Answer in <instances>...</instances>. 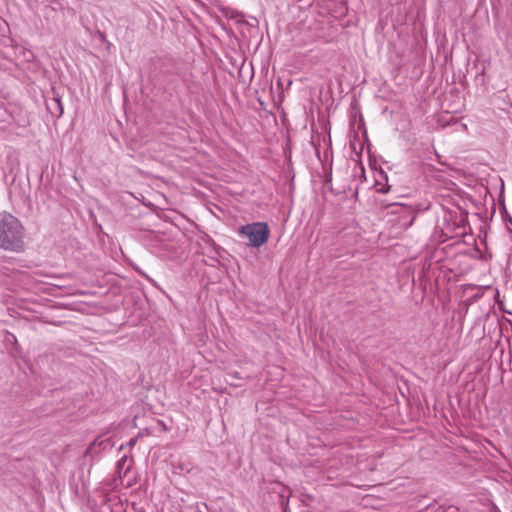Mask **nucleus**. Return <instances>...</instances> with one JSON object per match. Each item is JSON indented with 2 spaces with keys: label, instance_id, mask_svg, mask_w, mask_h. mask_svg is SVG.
Wrapping results in <instances>:
<instances>
[{
  "label": "nucleus",
  "instance_id": "3",
  "mask_svg": "<svg viewBox=\"0 0 512 512\" xmlns=\"http://www.w3.org/2000/svg\"><path fill=\"white\" fill-rule=\"evenodd\" d=\"M109 501L117 502V504L109 506V508L111 509V512H128V510L130 508L132 510H137L134 502L129 503L126 501V504L124 506L122 500L117 495H111L109 497Z\"/></svg>",
  "mask_w": 512,
  "mask_h": 512
},
{
  "label": "nucleus",
  "instance_id": "4",
  "mask_svg": "<svg viewBox=\"0 0 512 512\" xmlns=\"http://www.w3.org/2000/svg\"><path fill=\"white\" fill-rule=\"evenodd\" d=\"M129 443H130L131 446H133V445H135L136 440L135 439H131Z\"/></svg>",
  "mask_w": 512,
  "mask_h": 512
},
{
  "label": "nucleus",
  "instance_id": "1",
  "mask_svg": "<svg viewBox=\"0 0 512 512\" xmlns=\"http://www.w3.org/2000/svg\"><path fill=\"white\" fill-rule=\"evenodd\" d=\"M25 229L21 222L13 215L6 214L0 220V248L22 252L25 248Z\"/></svg>",
  "mask_w": 512,
  "mask_h": 512
},
{
  "label": "nucleus",
  "instance_id": "2",
  "mask_svg": "<svg viewBox=\"0 0 512 512\" xmlns=\"http://www.w3.org/2000/svg\"><path fill=\"white\" fill-rule=\"evenodd\" d=\"M238 234L248 239V245L259 248L269 239L270 229L266 222H254L241 226Z\"/></svg>",
  "mask_w": 512,
  "mask_h": 512
}]
</instances>
